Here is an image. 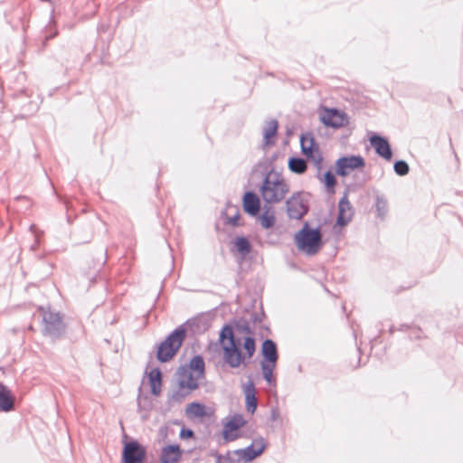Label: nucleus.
Here are the masks:
<instances>
[{
	"label": "nucleus",
	"mask_w": 463,
	"mask_h": 463,
	"mask_svg": "<svg viewBox=\"0 0 463 463\" xmlns=\"http://www.w3.org/2000/svg\"><path fill=\"white\" fill-rule=\"evenodd\" d=\"M186 326L195 333L204 332L209 324L203 317H194L186 321L185 324L177 326L167 337L160 343L157 347L156 358L161 363L171 360L180 349L186 336Z\"/></svg>",
	"instance_id": "obj_1"
},
{
	"label": "nucleus",
	"mask_w": 463,
	"mask_h": 463,
	"mask_svg": "<svg viewBox=\"0 0 463 463\" xmlns=\"http://www.w3.org/2000/svg\"><path fill=\"white\" fill-rule=\"evenodd\" d=\"M290 189L289 184L281 173L274 169L269 170L260 186V194L266 204L281 203Z\"/></svg>",
	"instance_id": "obj_2"
},
{
	"label": "nucleus",
	"mask_w": 463,
	"mask_h": 463,
	"mask_svg": "<svg viewBox=\"0 0 463 463\" xmlns=\"http://www.w3.org/2000/svg\"><path fill=\"white\" fill-rule=\"evenodd\" d=\"M220 342L223 351L224 362L232 369L240 367L244 363V356L239 348L232 327L225 325L220 332Z\"/></svg>",
	"instance_id": "obj_3"
},
{
	"label": "nucleus",
	"mask_w": 463,
	"mask_h": 463,
	"mask_svg": "<svg viewBox=\"0 0 463 463\" xmlns=\"http://www.w3.org/2000/svg\"><path fill=\"white\" fill-rule=\"evenodd\" d=\"M294 241L298 249L309 256L316 255L323 245L319 227L312 229L307 222L295 234Z\"/></svg>",
	"instance_id": "obj_4"
},
{
	"label": "nucleus",
	"mask_w": 463,
	"mask_h": 463,
	"mask_svg": "<svg viewBox=\"0 0 463 463\" xmlns=\"http://www.w3.org/2000/svg\"><path fill=\"white\" fill-rule=\"evenodd\" d=\"M309 211V194L295 192L286 201V212L290 219L300 220Z\"/></svg>",
	"instance_id": "obj_5"
},
{
	"label": "nucleus",
	"mask_w": 463,
	"mask_h": 463,
	"mask_svg": "<svg viewBox=\"0 0 463 463\" xmlns=\"http://www.w3.org/2000/svg\"><path fill=\"white\" fill-rule=\"evenodd\" d=\"M43 318V333L51 337H59L64 332L65 325L61 315L50 309L40 308Z\"/></svg>",
	"instance_id": "obj_6"
},
{
	"label": "nucleus",
	"mask_w": 463,
	"mask_h": 463,
	"mask_svg": "<svg viewBox=\"0 0 463 463\" xmlns=\"http://www.w3.org/2000/svg\"><path fill=\"white\" fill-rule=\"evenodd\" d=\"M267 447L264 438L258 437L253 439L250 445L244 449H239L232 452V456L236 458L241 463H248L262 454Z\"/></svg>",
	"instance_id": "obj_7"
},
{
	"label": "nucleus",
	"mask_w": 463,
	"mask_h": 463,
	"mask_svg": "<svg viewBox=\"0 0 463 463\" xmlns=\"http://www.w3.org/2000/svg\"><path fill=\"white\" fill-rule=\"evenodd\" d=\"M364 159L361 156H342L335 162V174L339 176H346L351 171L364 167Z\"/></svg>",
	"instance_id": "obj_8"
},
{
	"label": "nucleus",
	"mask_w": 463,
	"mask_h": 463,
	"mask_svg": "<svg viewBox=\"0 0 463 463\" xmlns=\"http://www.w3.org/2000/svg\"><path fill=\"white\" fill-rule=\"evenodd\" d=\"M146 457L143 447L136 440L125 443L122 451L123 463H142Z\"/></svg>",
	"instance_id": "obj_9"
},
{
	"label": "nucleus",
	"mask_w": 463,
	"mask_h": 463,
	"mask_svg": "<svg viewBox=\"0 0 463 463\" xmlns=\"http://www.w3.org/2000/svg\"><path fill=\"white\" fill-rule=\"evenodd\" d=\"M320 120L325 126L339 128L348 124L345 113L337 109H325L320 115Z\"/></svg>",
	"instance_id": "obj_10"
},
{
	"label": "nucleus",
	"mask_w": 463,
	"mask_h": 463,
	"mask_svg": "<svg viewBox=\"0 0 463 463\" xmlns=\"http://www.w3.org/2000/svg\"><path fill=\"white\" fill-rule=\"evenodd\" d=\"M176 375L178 385L181 387H186L189 391L196 390L199 387V382L203 380L184 365H181L178 368Z\"/></svg>",
	"instance_id": "obj_11"
},
{
	"label": "nucleus",
	"mask_w": 463,
	"mask_h": 463,
	"mask_svg": "<svg viewBox=\"0 0 463 463\" xmlns=\"http://www.w3.org/2000/svg\"><path fill=\"white\" fill-rule=\"evenodd\" d=\"M353 215L354 210L345 193L338 203L336 223L340 226H345L350 222Z\"/></svg>",
	"instance_id": "obj_12"
},
{
	"label": "nucleus",
	"mask_w": 463,
	"mask_h": 463,
	"mask_svg": "<svg viewBox=\"0 0 463 463\" xmlns=\"http://www.w3.org/2000/svg\"><path fill=\"white\" fill-rule=\"evenodd\" d=\"M370 143L375 149L376 154L385 160H391L392 151L388 140L379 135H373L370 137Z\"/></svg>",
	"instance_id": "obj_13"
},
{
	"label": "nucleus",
	"mask_w": 463,
	"mask_h": 463,
	"mask_svg": "<svg viewBox=\"0 0 463 463\" xmlns=\"http://www.w3.org/2000/svg\"><path fill=\"white\" fill-rule=\"evenodd\" d=\"M243 210L251 216H256L260 213V200L253 192L248 191L244 194L242 199Z\"/></svg>",
	"instance_id": "obj_14"
},
{
	"label": "nucleus",
	"mask_w": 463,
	"mask_h": 463,
	"mask_svg": "<svg viewBox=\"0 0 463 463\" xmlns=\"http://www.w3.org/2000/svg\"><path fill=\"white\" fill-rule=\"evenodd\" d=\"M246 424V420L241 414L233 415L223 427V437L226 440H233L237 438L236 435H232L231 432L239 430Z\"/></svg>",
	"instance_id": "obj_15"
},
{
	"label": "nucleus",
	"mask_w": 463,
	"mask_h": 463,
	"mask_svg": "<svg viewBox=\"0 0 463 463\" xmlns=\"http://www.w3.org/2000/svg\"><path fill=\"white\" fill-rule=\"evenodd\" d=\"M261 354L263 360L260 363L277 364L279 354L276 343L271 339H265L261 345Z\"/></svg>",
	"instance_id": "obj_16"
},
{
	"label": "nucleus",
	"mask_w": 463,
	"mask_h": 463,
	"mask_svg": "<svg viewBox=\"0 0 463 463\" xmlns=\"http://www.w3.org/2000/svg\"><path fill=\"white\" fill-rule=\"evenodd\" d=\"M245 403L246 409L249 412L253 414L257 409L258 402L256 398V389L253 382L249 381L244 385Z\"/></svg>",
	"instance_id": "obj_17"
},
{
	"label": "nucleus",
	"mask_w": 463,
	"mask_h": 463,
	"mask_svg": "<svg viewBox=\"0 0 463 463\" xmlns=\"http://www.w3.org/2000/svg\"><path fill=\"white\" fill-rule=\"evenodd\" d=\"M182 456V451L178 445L165 446L161 452L162 463H178Z\"/></svg>",
	"instance_id": "obj_18"
},
{
	"label": "nucleus",
	"mask_w": 463,
	"mask_h": 463,
	"mask_svg": "<svg viewBox=\"0 0 463 463\" xmlns=\"http://www.w3.org/2000/svg\"><path fill=\"white\" fill-rule=\"evenodd\" d=\"M302 154L312 163L314 167L317 169V174L320 175L323 167V156L319 146L312 149H310V147H307L306 150L302 151Z\"/></svg>",
	"instance_id": "obj_19"
},
{
	"label": "nucleus",
	"mask_w": 463,
	"mask_h": 463,
	"mask_svg": "<svg viewBox=\"0 0 463 463\" xmlns=\"http://www.w3.org/2000/svg\"><path fill=\"white\" fill-rule=\"evenodd\" d=\"M14 397L11 391L0 384V411H10L14 409Z\"/></svg>",
	"instance_id": "obj_20"
},
{
	"label": "nucleus",
	"mask_w": 463,
	"mask_h": 463,
	"mask_svg": "<svg viewBox=\"0 0 463 463\" xmlns=\"http://www.w3.org/2000/svg\"><path fill=\"white\" fill-rule=\"evenodd\" d=\"M279 123L276 119H270L265 123L262 130L263 142L265 146L273 145L275 143L274 137L278 131Z\"/></svg>",
	"instance_id": "obj_21"
},
{
	"label": "nucleus",
	"mask_w": 463,
	"mask_h": 463,
	"mask_svg": "<svg viewBox=\"0 0 463 463\" xmlns=\"http://www.w3.org/2000/svg\"><path fill=\"white\" fill-rule=\"evenodd\" d=\"M186 368L193 371L201 378H205V364L202 355H194L188 364H184Z\"/></svg>",
	"instance_id": "obj_22"
},
{
	"label": "nucleus",
	"mask_w": 463,
	"mask_h": 463,
	"mask_svg": "<svg viewBox=\"0 0 463 463\" xmlns=\"http://www.w3.org/2000/svg\"><path fill=\"white\" fill-rule=\"evenodd\" d=\"M149 383L152 394L158 396L161 392L162 385V373L158 368H155L150 371Z\"/></svg>",
	"instance_id": "obj_23"
},
{
	"label": "nucleus",
	"mask_w": 463,
	"mask_h": 463,
	"mask_svg": "<svg viewBox=\"0 0 463 463\" xmlns=\"http://www.w3.org/2000/svg\"><path fill=\"white\" fill-rule=\"evenodd\" d=\"M307 165L304 158L301 157H289L288 169L295 174L302 175L307 171Z\"/></svg>",
	"instance_id": "obj_24"
},
{
	"label": "nucleus",
	"mask_w": 463,
	"mask_h": 463,
	"mask_svg": "<svg viewBox=\"0 0 463 463\" xmlns=\"http://www.w3.org/2000/svg\"><path fill=\"white\" fill-rule=\"evenodd\" d=\"M260 221L264 229H269L275 224L276 218L270 206H267V204L264 205L263 213L260 215Z\"/></svg>",
	"instance_id": "obj_25"
},
{
	"label": "nucleus",
	"mask_w": 463,
	"mask_h": 463,
	"mask_svg": "<svg viewBox=\"0 0 463 463\" xmlns=\"http://www.w3.org/2000/svg\"><path fill=\"white\" fill-rule=\"evenodd\" d=\"M374 206L376 216L383 220L388 213V203L384 196L377 194Z\"/></svg>",
	"instance_id": "obj_26"
},
{
	"label": "nucleus",
	"mask_w": 463,
	"mask_h": 463,
	"mask_svg": "<svg viewBox=\"0 0 463 463\" xmlns=\"http://www.w3.org/2000/svg\"><path fill=\"white\" fill-rule=\"evenodd\" d=\"M234 245L242 257H246L251 251V245L246 237H237Z\"/></svg>",
	"instance_id": "obj_27"
},
{
	"label": "nucleus",
	"mask_w": 463,
	"mask_h": 463,
	"mask_svg": "<svg viewBox=\"0 0 463 463\" xmlns=\"http://www.w3.org/2000/svg\"><path fill=\"white\" fill-rule=\"evenodd\" d=\"M186 413L191 417H203L205 412V406L199 402H192L186 408Z\"/></svg>",
	"instance_id": "obj_28"
},
{
	"label": "nucleus",
	"mask_w": 463,
	"mask_h": 463,
	"mask_svg": "<svg viewBox=\"0 0 463 463\" xmlns=\"http://www.w3.org/2000/svg\"><path fill=\"white\" fill-rule=\"evenodd\" d=\"M276 364H277L260 363L263 378L269 384H272L275 382L273 378V371L276 367Z\"/></svg>",
	"instance_id": "obj_29"
},
{
	"label": "nucleus",
	"mask_w": 463,
	"mask_h": 463,
	"mask_svg": "<svg viewBox=\"0 0 463 463\" xmlns=\"http://www.w3.org/2000/svg\"><path fill=\"white\" fill-rule=\"evenodd\" d=\"M243 349L246 352V354H243L244 360L246 358L250 359L256 351L255 339L251 336L245 337L244 342H243Z\"/></svg>",
	"instance_id": "obj_30"
},
{
	"label": "nucleus",
	"mask_w": 463,
	"mask_h": 463,
	"mask_svg": "<svg viewBox=\"0 0 463 463\" xmlns=\"http://www.w3.org/2000/svg\"><path fill=\"white\" fill-rule=\"evenodd\" d=\"M318 145L315 142V138L313 134L310 132H307L302 134L300 137V146L301 151L306 150L307 147H310V149L317 146Z\"/></svg>",
	"instance_id": "obj_31"
},
{
	"label": "nucleus",
	"mask_w": 463,
	"mask_h": 463,
	"mask_svg": "<svg viewBox=\"0 0 463 463\" xmlns=\"http://www.w3.org/2000/svg\"><path fill=\"white\" fill-rule=\"evenodd\" d=\"M322 181L325 184L326 191L329 194H334L335 193V184H336V179H335V176L333 175V173L330 170L326 171L324 174V177H323Z\"/></svg>",
	"instance_id": "obj_32"
},
{
	"label": "nucleus",
	"mask_w": 463,
	"mask_h": 463,
	"mask_svg": "<svg viewBox=\"0 0 463 463\" xmlns=\"http://www.w3.org/2000/svg\"><path fill=\"white\" fill-rule=\"evenodd\" d=\"M191 392L186 387L178 385V389L173 392L170 399L175 402H181Z\"/></svg>",
	"instance_id": "obj_33"
},
{
	"label": "nucleus",
	"mask_w": 463,
	"mask_h": 463,
	"mask_svg": "<svg viewBox=\"0 0 463 463\" xmlns=\"http://www.w3.org/2000/svg\"><path fill=\"white\" fill-rule=\"evenodd\" d=\"M394 172L401 176L406 175L410 171L408 163L404 160H398L393 165Z\"/></svg>",
	"instance_id": "obj_34"
},
{
	"label": "nucleus",
	"mask_w": 463,
	"mask_h": 463,
	"mask_svg": "<svg viewBox=\"0 0 463 463\" xmlns=\"http://www.w3.org/2000/svg\"><path fill=\"white\" fill-rule=\"evenodd\" d=\"M215 463H241L236 460V458L232 456V452L229 451L225 456L217 454L215 457Z\"/></svg>",
	"instance_id": "obj_35"
},
{
	"label": "nucleus",
	"mask_w": 463,
	"mask_h": 463,
	"mask_svg": "<svg viewBox=\"0 0 463 463\" xmlns=\"http://www.w3.org/2000/svg\"><path fill=\"white\" fill-rule=\"evenodd\" d=\"M194 436V431L189 429H182L180 431L181 438H192Z\"/></svg>",
	"instance_id": "obj_36"
},
{
	"label": "nucleus",
	"mask_w": 463,
	"mask_h": 463,
	"mask_svg": "<svg viewBox=\"0 0 463 463\" xmlns=\"http://www.w3.org/2000/svg\"><path fill=\"white\" fill-rule=\"evenodd\" d=\"M239 213L235 214L234 216L229 218V223L233 225V226H237L238 225V222H239Z\"/></svg>",
	"instance_id": "obj_37"
},
{
	"label": "nucleus",
	"mask_w": 463,
	"mask_h": 463,
	"mask_svg": "<svg viewBox=\"0 0 463 463\" xmlns=\"http://www.w3.org/2000/svg\"><path fill=\"white\" fill-rule=\"evenodd\" d=\"M243 330L247 333H250V328L248 326H243Z\"/></svg>",
	"instance_id": "obj_38"
}]
</instances>
